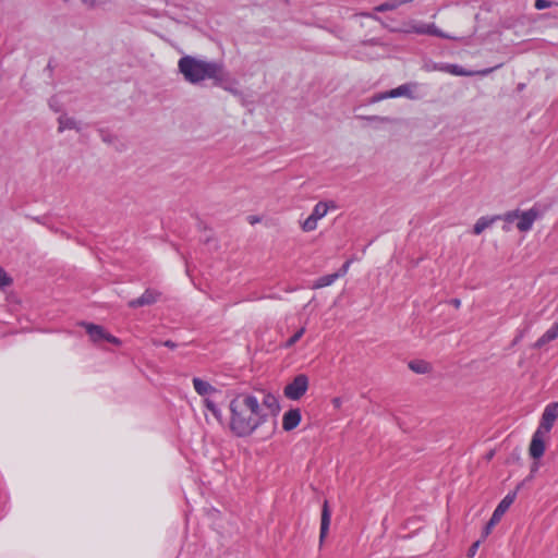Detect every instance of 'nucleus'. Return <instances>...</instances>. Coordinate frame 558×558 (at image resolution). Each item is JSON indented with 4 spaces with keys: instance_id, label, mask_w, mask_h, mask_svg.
<instances>
[{
    "instance_id": "15",
    "label": "nucleus",
    "mask_w": 558,
    "mask_h": 558,
    "mask_svg": "<svg viewBox=\"0 0 558 558\" xmlns=\"http://www.w3.org/2000/svg\"><path fill=\"white\" fill-rule=\"evenodd\" d=\"M85 328H86V332L88 333V336L93 342H99L101 340H105V336H106L107 331L101 326L94 325V324H86Z\"/></svg>"
},
{
    "instance_id": "22",
    "label": "nucleus",
    "mask_w": 558,
    "mask_h": 558,
    "mask_svg": "<svg viewBox=\"0 0 558 558\" xmlns=\"http://www.w3.org/2000/svg\"><path fill=\"white\" fill-rule=\"evenodd\" d=\"M329 210V205L326 202H318L311 214L317 221L324 218Z\"/></svg>"
},
{
    "instance_id": "16",
    "label": "nucleus",
    "mask_w": 558,
    "mask_h": 558,
    "mask_svg": "<svg viewBox=\"0 0 558 558\" xmlns=\"http://www.w3.org/2000/svg\"><path fill=\"white\" fill-rule=\"evenodd\" d=\"M330 511L328 508V502L325 501L322 510V521H320V541L325 538V536L328 533L329 525H330Z\"/></svg>"
},
{
    "instance_id": "23",
    "label": "nucleus",
    "mask_w": 558,
    "mask_h": 558,
    "mask_svg": "<svg viewBox=\"0 0 558 558\" xmlns=\"http://www.w3.org/2000/svg\"><path fill=\"white\" fill-rule=\"evenodd\" d=\"M318 221L311 215L302 222L301 228L304 232L314 231L317 228Z\"/></svg>"
},
{
    "instance_id": "28",
    "label": "nucleus",
    "mask_w": 558,
    "mask_h": 558,
    "mask_svg": "<svg viewBox=\"0 0 558 558\" xmlns=\"http://www.w3.org/2000/svg\"><path fill=\"white\" fill-rule=\"evenodd\" d=\"M551 7V2L548 0H535V8L537 10H544Z\"/></svg>"
},
{
    "instance_id": "7",
    "label": "nucleus",
    "mask_w": 558,
    "mask_h": 558,
    "mask_svg": "<svg viewBox=\"0 0 558 558\" xmlns=\"http://www.w3.org/2000/svg\"><path fill=\"white\" fill-rule=\"evenodd\" d=\"M558 418V401L549 403L545 407L542 418L537 428L549 434L555 421Z\"/></svg>"
},
{
    "instance_id": "11",
    "label": "nucleus",
    "mask_w": 558,
    "mask_h": 558,
    "mask_svg": "<svg viewBox=\"0 0 558 558\" xmlns=\"http://www.w3.org/2000/svg\"><path fill=\"white\" fill-rule=\"evenodd\" d=\"M159 295V292L147 289L140 298L131 300L128 305L132 308L151 305L158 301Z\"/></svg>"
},
{
    "instance_id": "27",
    "label": "nucleus",
    "mask_w": 558,
    "mask_h": 558,
    "mask_svg": "<svg viewBox=\"0 0 558 558\" xmlns=\"http://www.w3.org/2000/svg\"><path fill=\"white\" fill-rule=\"evenodd\" d=\"M451 63H440V64H435L433 66V70L435 71H440V72H446V73H449L451 72Z\"/></svg>"
},
{
    "instance_id": "31",
    "label": "nucleus",
    "mask_w": 558,
    "mask_h": 558,
    "mask_svg": "<svg viewBox=\"0 0 558 558\" xmlns=\"http://www.w3.org/2000/svg\"><path fill=\"white\" fill-rule=\"evenodd\" d=\"M478 546H480V542L478 541L472 544V546L469 549V556L470 557H473L476 554V551L478 549Z\"/></svg>"
},
{
    "instance_id": "24",
    "label": "nucleus",
    "mask_w": 558,
    "mask_h": 558,
    "mask_svg": "<svg viewBox=\"0 0 558 558\" xmlns=\"http://www.w3.org/2000/svg\"><path fill=\"white\" fill-rule=\"evenodd\" d=\"M305 333V327H301L293 336H291L284 343V348L293 347Z\"/></svg>"
},
{
    "instance_id": "25",
    "label": "nucleus",
    "mask_w": 558,
    "mask_h": 558,
    "mask_svg": "<svg viewBox=\"0 0 558 558\" xmlns=\"http://www.w3.org/2000/svg\"><path fill=\"white\" fill-rule=\"evenodd\" d=\"M12 283V278L0 267V289L4 290Z\"/></svg>"
},
{
    "instance_id": "18",
    "label": "nucleus",
    "mask_w": 558,
    "mask_h": 558,
    "mask_svg": "<svg viewBox=\"0 0 558 558\" xmlns=\"http://www.w3.org/2000/svg\"><path fill=\"white\" fill-rule=\"evenodd\" d=\"M499 217H481L473 227V233L480 235L485 229L490 227Z\"/></svg>"
},
{
    "instance_id": "3",
    "label": "nucleus",
    "mask_w": 558,
    "mask_h": 558,
    "mask_svg": "<svg viewBox=\"0 0 558 558\" xmlns=\"http://www.w3.org/2000/svg\"><path fill=\"white\" fill-rule=\"evenodd\" d=\"M192 384L196 393L202 397L204 407L218 422H222V411L217 403V398L221 395V390L201 377H193Z\"/></svg>"
},
{
    "instance_id": "26",
    "label": "nucleus",
    "mask_w": 558,
    "mask_h": 558,
    "mask_svg": "<svg viewBox=\"0 0 558 558\" xmlns=\"http://www.w3.org/2000/svg\"><path fill=\"white\" fill-rule=\"evenodd\" d=\"M520 210H511L506 213L504 216H498L499 219L505 220L506 222H513L514 220L519 219Z\"/></svg>"
},
{
    "instance_id": "29",
    "label": "nucleus",
    "mask_w": 558,
    "mask_h": 558,
    "mask_svg": "<svg viewBox=\"0 0 558 558\" xmlns=\"http://www.w3.org/2000/svg\"><path fill=\"white\" fill-rule=\"evenodd\" d=\"M105 340L110 342V343H112V344H114V345H120L121 344V340L119 338H117V337H114V336H112V335H110L108 332L105 336Z\"/></svg>"
},
{
    "instance_id": "10",
    "label": "nucleus",
    "mask_w": 558,
    "mask_h": 558,
    "mask_svg": "<svg viewBox=\"0 0 558 558\" xmlns=\"http://www.w3.org/2000/svg\"><path fill=\"white\" fill-rule=\"evenodd\" d=\"M539 217V211L533 207L526 211H520L517 228L521 232H527L532 229L533 223Z\"/></svg>"
},
{
    "instance_id": "12",
    "label": "nucleus",
    "mask_w": 558,
    "mask_h": 558,
    "mask_svg": "<svg viewBox=\"0 0 558 558\" xmlns=\"http://www.w3.org/2000/svg\"><path fill=\"white\" fill-rule=\"evenodd\" d=\"M500 66H501V64H498L494 68H488V69H484V70H478V71H471V70H465L464 68H462L458 64H452L450 74L456 75V76H475V75L486 76V75L490 74L494 70L499 69Z\"/></svg>"
},
{
    "instance_id": "13",
    "label": "nucleus",
    "mask_w": 558,
    "mask_h": 558,
    "mask_svg": "<svg viewBox=\"0 0 558 558\" xmlns=\"http://www.w3.org/2000/svg\"><path fill=\"white\" fill-rule=\"evenodd\" d=\"M301 422V412L299 409L287 411L282 417V427L284 430L290 432L294 429Z\"/></svg>"
},
{
    "instance_id": "19",
    "label": "nucleus",
    "mask_w": 558,
    "mask_h": 558,
    "mask_svg": "<svg viewBox=\"0 0 558 558\" xmlns=\"http://www.w3.org/2000/svg\"><path fill=\"white\" fill-rule=\"evenodd\" d=\"M338 278L339 275H337L336 272L322 276L317 280H315V282L313 283V289H322L331 286Z\"/></svg>"
},
{
    "instance_id": "6",
    "label": "nucleus",
    "mask_w": 558,
    "mask_h": 558,
    "mask_svg": "<svg viewBox=\"0 0 558 558\" xmlns=\"http://www.w3.org/2000/svg\"><path fill=\"white\" fill-rule=\"evenodd\" d=\"M308 388V377L304 374H300L293 378V380L284 387V396L290 400H299L304 396Z\"/></svg>"
},
{
    "instance_id": "1",
    "label": "nucleus",
    "mask_w": 558,
    "mask_h": 558,
    "mask_svg": "<svg viewBox=\"0 0 558 558\" xmlns=\"http://www.w3.org/2000/svg\"><path fill=\"white\" fill-rule=\"evenodd\" d=\"M277 408V401L270 395H263L259 399L251 392L236 393L229 403V428L234 436L242 438L253 435L268 422L274 429V411Z\"/></svg>"
},
{
    "instance_id": "34",
    "label": "nucleus",
    "mask_w": 558,
    "mask_h": 558,
    "mask_svg": "<svg viewBox=\"0 0 558 558\" xmlns=\"http://www.w3.org/2000/svg\"><path fill=\"white\" fill-rule=\"evenodd\" d=\"M163 345L170 348V349H174L177 347V344L174 342H172L171 340H167L163 342Z\"/></svg>"
},
{
    "instance_id": "30",
    "label": "nucleus",
    "mask_w": 558,
    "mask_h": 558,
    "mask_svg": "<svg viewBox=\"0 0 558 558\" xmlns=\"http://www.w3.org/2000/svg\"><path fill=\"white\" fill-rule=\"evenodd\" d=\"M350 265H351V260H347L342 265V267L339 269V271L336 272L337 275H339V278L343 277L348 272Z\"/></svg>"
},
{
    "instance_id": "33",
    "label": "nucleus",
    "mask_w": 558,
    "mask_h": 558,
    "mask_svg": "<svg viewBox=\"0 0 558 558\" xmlns=\"http://www.w3.org/2000/svg\"><path fill=\"white\" fill-rule=\"evenodd\" d=\"M331 402H332V404H333V407H335L336 409H339V408L341 407V404H342V400H341V398H339V397L333 398Z\"/></svg>"
},
{
    "instance_id": "20",
    "label": "nucleus",
    "mask_w": 558,
    "mask_h": 558,
    "mask_svg": "<svg viewBox=\"0 0 558 558\" xmlns=\"http://www.w3.org/2000/svg\"><path fill=\"white\" fill-rule=\"evenodd\" d=\"M412 0H388L375 8V11L377 12H384V11H392L399 8L402 4L409 3Z\"/></svg>"
},
{
    "instance_id": "21",
    "label": "nucleus",
    "mask_w": 558,
    "mask_h": 558,
    "mask_svg": "<svg viewBox=\"0 0 558 558\" xmlns=\"http://www.w3.org/2000/svg\"><path fill=\"white\" fill-rule=\"evenodd\" d=\"M409 367L416 374H426L430 371V364L424 360H414L409 363Z\"/></svg>"
},
{
    "instance_id": "14",
    "label": "nucleus",
    "mask_w": 558,
    "mask_h": 558,
    "mask_svg": "<svg viewBox=\"0 0 558 558\" xmlns=\"http://www.w3.org/2000/svg\"><path fill=\"white\" fill-rule=\"evenodd\" d=\"M558 338V320L555 322L551 327L543 335L541 336L536 342L534 343V348L541 349L548 342L554 341Z\"/></svg>"
},
{
    "instance_id": "9",
    "label": "nucleus",
    "mask_w": 558,
    "mask_h": 558,
    "mask_svg": "<svg viewBox=\"0 0 558 558\" xmlns=\"http://www.w3.org/2000/svg\"><path fill=\"white\" fill-rule=\"evenodd\" d=\"M548 435V433L537 428L533 436L530 444V456L533 459H539L544 456L545 452V438Z\"/></svg>"
},
{
    "instance_id": "8",
    "label": "nucleus",
    "mask_w": 558,
    "mask_h": 558,
    "mask_svg": "<svg viewBox=\"0 0 558 558\" xmlns=\"http://www.w3.org/2000/svg\"><path fill=\"white\" fill-rule=\"evenodd\" d=\"M515 498L514 494H508L504 497V499L498 504L496 509L494 510L492 518L486 526V534L489 533V530L500 521L502 515L506 513V511L510 508V506L513 504Z\"/></svg>"
},
{
    "instance_id": "2",
    "label": "nucleus",
    "mask_w": 558,
    "mask_h": 558,
    "mask_svg": "<svg viewBox=\"0 0 558 558\" xmlns=\"http://www.w3.org/2000/svg\"><path fill=\"white\" fill-rule=\"evenodd\" d=\"M178 71L184 81L192 85H201L209 80L214 85L232 92L225 85L229 80V74L222 62L185 54L178 61Z\"/></svg>"
},
{
    "instance_id": "35",
    "label": "nucleus",
    "mask_w": 558,
    "mask_h": 558,
    "mask_svg": "<svg viewBox=\"0 0 558 558\" xmlns=\"http://www.w3.org/2000/svg\"><path fill=\"white\" fill-rule=\"evenodd\" d=\"M452 304H453L454 307L458 308L461 305V301L459 299H454V300H452Z\"/></svg>"
},
{
    "instance_id": "4",
    "label": "nucleus",
    "mask_w": 558,
    "mask_h": 558,
    "mask_svg": "<svg viewBox=\"0 0 558 558\" xmlns=\"http://www.w3.org/2000/svg\"><path fill=\"white\" fill-rule=\"evenodd\" d=\"M418 86L417 83L411 82L402 84L396 88H392L387 92H381L373 95L371 102H379L381 100L388 99V98H398V97H407L409 99H415L417 96L414 94V90Z\"/></svg>"
},
{
    "instance_id": "36",
    "label": "nucleus",
    "mask_w": 558,
    "mask_h": 558,
    "mask_svg": "<svg viewBox=\"0 0 558 558\" xmlns=\"http://www.w3.org/2000/svg\"><path fill=\"white\" fill-rule=\"evenodd\" d=\"M520 339H521V336H520V337H517V338L514 339V343H517Z\"/></svg>"
},
{
    "instance_id": "5",
    "label": "nucleus",
    "mask_w": 558,
    "mask_h": 558,
    "mask_svg": "<svg viewBox=\"0 0 558 558\" xmlns=\"http://www.w3.org/2000/svg\"><path fill=\"white\" fill-rule=\"evenodd\" d=\"M404 33H415L418 35H430L446 39H456V37L450 36L442 31H440L435 24H426L421 22L412 21L408 23L402 29Z\"/></svg>"
},
{
    "instance_id": "32",
    "label": "nucleus",
    "mask_w": 558,
    "mask_h": 558,
    "mask_svg": "<svg viewBox=\"0 0 558 558\" xmlns=\"http://www.w3.org/2000/svg\"><path fill=\"white\" fill-rule=\"evenodd\" d=\"M81 1L87 8H94L96 5V0H81Z\"/></svg>"
},
{
    "instance_id": "17",
    "label": "nucleus",
    "mask_w": 558,
    "mask_h": 558,
    "mask_svg": "<svg viewBox=\"0 0 558 558\" xmlns=\"http://www.w3.org/2000/svg\"><path fill=\"white\" fill-rule=\"evenodd\" d=\"M58 123H59V126H58L59 132H64L65 130L80 131L77 121L71 117L65 116V114H61L58 118Z\"/></svg>"
}]
</instances>
